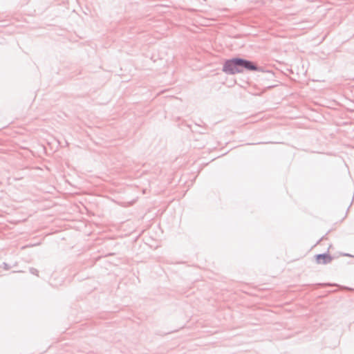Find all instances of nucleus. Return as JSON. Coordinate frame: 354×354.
Here are the masks:
<instances>
[{"label": "nucleus", "mask_w": 354, "mask_h": 354, "mask_svg": "<svg viewBox=\"0 0 354 354\" xmlns=\"http://www.w3.org/2000/svg\"><path fill=\"white\" fill-rule=\"evenodd\" d=\"M262 68L250 60L241 58L233 57L225 62L223 66V72L227 74L234 75L244 71H261Z\"/></svg>", "instance_id": "1"}, {"label": "nucleus", "mask_w": 354, "mask_h": 354, "mask_svg": "<svg viewBox=\"0 0 354 354\" xmlns=\"http://www.w3.org/2000/svg\"><path fill=\"white\" fill-rule=\"evenodd\" d=\"M316 263L318 264H328L333 260V257L328 253L318 254L315 256Z\"/></svg>", "instance_id": "2"}, {"label": "nucleus", "mask_w": 354, "mask_h": 354, "mask_svg": "<svg viewBox=\"0 0 354 354\" xmlns=\"http://www.w3.org/2000/svg\"><path fill=\"white\" fill-rule=\"evenodd\" d=\"M29 271H30V272L31 274H35V275L38 276V272H39V271H38L36 268H30L29 269Z\"/></svg>", "instance_id": "3"}, {"label": "nucleus", "mask_w": 354, "mask_h": 354, "mask_svg": "<svg viewBox=\"0 0 354 354\" xmlns=\"http://www.w3.org/2000/svg\"><path fill=\"white\" fill-rule=\"evenodd\" d=\"M2 266H3V269L6 270H10L11 268V266L9 264H8L7 263H5V262L3 263Z\"/></svg>", "instance_id": "4"}, {"label": "nucleus", "mask_w": 354, "mask_h": 354, "mask_svg": "<svg viewBox=\"0 0 354 354\" xmlns=\"http://www.w3.org/2000/svg\"><path fill=\"white\" fill-rule=\"evenodd\" d=\"M13 178H14L15 180H19L22 179V177L17 176V177H14Z\"/></svg>", "instance_id": "5"}, {"label": "nucleus", "mask_w": 354, "mask_h": 354, "mask_svg": "<svg viewBox=\"0 0 354 354\" xmlns=\"http://www.w3.org/2000/svg\"><path fill=\"white\" fill-rule=\"evenodd\" d=\"M343 256H344V257H353L352 255H351V254H349L348 253L343 254Z\"/></svg>", "instance_id": "6"}]
</instances>
